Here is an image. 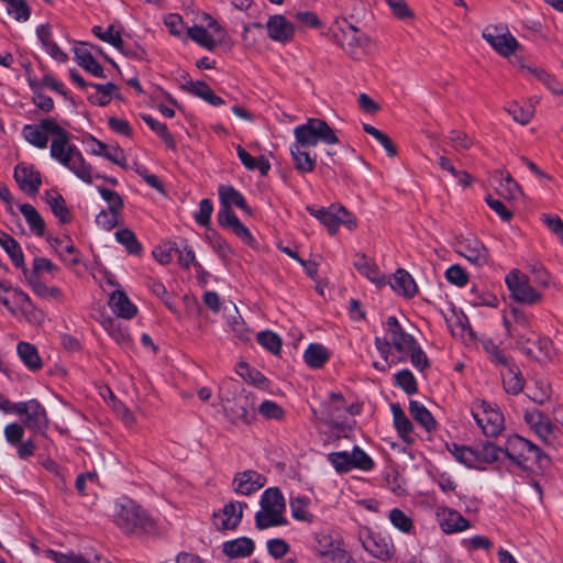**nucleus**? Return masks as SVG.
I'll list each match as a JSON object with an SVG mask.
<instances>
[{
    "instance_id": "1",
    "label": "nucleus",
    "mask_w": 563,
    "mask_h": 563,
    "mask_svg": "<svg viewBox=\"0 0 563 563\" xmlns=\"http://www.w3.org/2000/svg\"><path fill=\"white\" fill-rule=\"evenodd\" d=\"M51 156L71 170L87 184L92 183V167L87 164L80 151L69 142V134L54 137L51 143Z\"/></svg>"
},
{
    "instance_id": "2",
    "label": "nucleus",
    "mask_w": 563,
    "mask_h": 563,
    "mask_svg": "<svg viewBox=\"0 0 563 563\" xmlns=\"http://www.w3.org/2000/svg\"><path fill=\"white\" fill-rule=\"evenodd\" d=\"M261 510L255 515V526L260 530L287 523L284 516L286 505L278 488L266 489L261 497Z\"/></svg>"
},
{
    "instance_id": "3",
    "label": "nucleus",
    "mask_w": 563,
    "mask_h": 563,
    "mask_svg": "<svg viewBox=\"0 0 563 563\" xmlns=\"http://www.w3.org/2000/svg\"><path fill=\"white\" fill-rule=\"evenodd\" d=\"M385 338H375V346L380 356L387 362L390 347L393 346L399 354L404 355L417 342L415 338L407 333L398 322L397 318L391 316L384 323Z\"/></svg>"
},
{
    "instance_id": "4",
    "label": "nucleus",
    "mask_w": 563,
    "mask_h": 563,
    "mask_svg": "<svg viewBox=\"0 0 563 563\" xmlns=\"http://www.w3.org/2000/svg\"><path fill=\"white\" fill-rule=\"evenodd\" d=\"M114 522L124 533L148 531L153 520L135 501L123 499L115 507Z\"/></svg>"
},
{
    "instance_id": "5",
    "label": "nucleus",
    "mask_w": 563,
    "mask_h": 563,
    "mask_svg": "<svg viewBox=\"0 0 563 563\" xmlns=\"http://www.w3.org/2000/svg\"><path fill=\"white\" fill-rule=\"evenodd\" d=\"M512 321L508 320L504 317V325L506 328L507 334L514 339H516L517 345L529 356L539 357L537 354L534 346L539 349V351H543L550 344L548 339H539L537 343H533V346H530L529 343L531 338L528 335L531 333L529 331V320L523 311L520 309L514 308L511 310Z\"/></svg>"
},
{
    "instance_id": "6",
    "label": "nucleus",
    "mask_w": 563,
    "mask_h": 563,
    "mask_svg": "<svg viewBox=\"0 0 563 563\" xmlns=\"http://www.w3.org/2000/svg\"><path fill=\"white\" fill-rule=\"evenodd\" d=\"M296 144L303 147L316 146L318 142L336 144L339 139L334 130L324 121L317 118L308 119L306 123L295 128Z\"/></svg>"
},
{
    "instance_id": "7",
    "label": "nucleus",
    "mask_w": 563,
    "mask_h": 563,
    "mask_svg": "<svg viewBox=\"0 0 563 563\" xmlns=\"http://www.w3.org/2000/svg\"><path fill=\"white\" fill-rule=\"evenodd\" d=\"M333 34L336 43L353 59H361L371 49V40L368 36L346 21H343Z\"/></svg>"
},
{
    "instance_id": "8",
    "label": "nucleus",
    "mask_w": 563,
    "mask_h": 563,
    "mask_svg": "<svg viewBox=\"0 0 563 563\" xmlns=\"http://www.w3.org/2000/svg\"><path fill=\"white\" fill-rule=\"evenodd\" d=\"M255 401L254 393L243 388L232 399L225 398L223 409L231 422L250 424L255 418Z\"/></svg>"
},
{
    "instance_id": "9",
    "label": "nucleus",
    "mask_w": 563,
    "mask_h": 563,
    "mask_svg": "<svg viewBox=\"0 0 563 563\" xmlns=\"http://www.w3.org/2000/svg\"><path fill=\"white\" fill-rule=\"evenodd\" d=\"M511 297L523 305H534L541 301L542 295L531 285L529 277L519 269H512L505 278Z\"/></svg>"
},
{
    "instance_id": "10",
    "label": "nucleus",
    "mask_w": 563,
    "mask_h": 563,
    "mask_svg": "<svg viewBox=\"0 0 563 563\" xmlns=\"http://www.w3.org/2000/svg\"><path fill=\"white\" fill-rule=\"evenodd\" d=\"M504 452L505 456L522 468L529 467V461L538 462L541 459L540 449L519 435L507 440Z\"/></svg>"
},
{
    "instance_id": "11",
    "label": "nucleus",
    "mask_w": 563,
    "mask_h": 563,
    "mask_svg": "<svg viewBox=\"0 0 563 563\" xmlns=\"http://www.w3.org/2000/svg\"><path fill=\"white\" fill-rule=\"evenodd\" d=\"M483 38L503 57H509L519 47L516 37L509 32L506 24L487 25Z\"/></svg>"
},
{
    "instance_id": "12",
    "label": "nucleus",
    "mask_w": 563,
    "mask_h": 563,
    "mask_svg": "<svg viewBox=\"0 0 563 563\" xmlns=\"http://www.w3.org/2000/svg\"><path fill=\"white\" fill-rule=\"evenodd\" d=\"M14 412L24 416L23 424L36 433H43L48 420L44 407L37 400L16 402L12 406Z\"/></svg>"
},
{
    "instance_id": "13",
    "label": "nucleus",
    "mask_w": 563,
    "mask_h": 563,
    "mask_svg": "<svg viewBox=\"0 0 563 563\" xmlns=\"http://www.w3.org/2000/svg\"><path fill=\"white\" fill-rule=\"evenodd\" d=\"M360 541L366 552L380 561H388L394 555L395 549L391 540L369 529L360 531Z\"/></svg>"
},
{
    "instance_id": "14",
    "label": "nucleus",
    "mask_w": 563,
    "mask_h": 563,
    "mask_svg": "<svg viewBox=\"0 0 563 563\" xmlns=\"http://www.w3.org/2000/svg\"><path fill=\"white\" fill-rule=\"evenodd\" d=\"M472 415L477 424L487 437H497L504 429V417L501 412L483 401Z\"/></svg>"
},
{
    "instance_id": "15",
    "label": "nucleus",
    "mask_w": 563,
    "mask_h": 563,
    "mask_svg": "<svg viewBox=\"0 0 563 563\" xmlns=\"http://www.w3.org/2000/svg\"><path fill=\"white\" fill-rule=\"evenodd\" d=\"M525 420L547 445L552 448H556L559 445L558 437L555 434L552 422L541 411H527L525 415Z\"/></svg>"
},
{
    "instance_id": "16",
    "label": "nucleus",
    "mask_w": 563,
    "mask_h": 563,
    "mask_svg": "<svg viewBox=\"0 0 563 563\" xmlns=\"http://www.w3.org/2000/svg\"><path fill=\"white\" fill-rule=\"evenodd\" d=\"M455 251L475 266H483L488 262V251L475 238H461L456 241Z\"/></svg>"
},
{
    "instance_id": "17",
    "label": "nucleus",
    "mask_w": 563,
    "mask_h": 563,
    "mask_svg": "<svg viewBox=\"0 0 563 563\" xmlns=\"http://www.w3.org/2000/svg\"><path fill=\"white\" fill-rule=\"evenodd\" d=\"M247 505L240 501H230L213 515V525L218 530H234L241 522L243 509Z\"/></svg>"
},
{
    "instance_id": "18",
    "label": "nucleus",
    "mask_w": 563,
    "mask_h": 563,
    "mask_svg": "<svg viewBox=\"0 0 563 563\" xmlns=\"http://www.w3.org/2000/svg\"><path fill=\"white\" fill-rule=\"evenodd\" d=\"M322 224L327 227L331 235L335 234L340 225L349 230L356 228V219L343 207L332 206L328 208Z\"/></svg>"
},
{
    "instance_id": "19",
    "label": "nucleus",
    "mask_w": 563,
    "mask_h": 563,
    "mask_svg": "<svg viewBox=\"0 0 563 563\" xmlns=\"http://www.w3.org/2000/svg\"><path fill=\"white\" fill-rule=\"evenodd\" d=\"M437 518L443 532L455 533L470 528V521L466 520L459 511L439 507L437 509Z\"/></svg>"
},
{
    "instance_id": "20",
    "label": "nucleus",
    "mask_w": 563,
    "mask_h": 563,
    "mask_svg": "<svg viewBox=\"0 0 563 563\" xmlns=\"http://www.w3.org/2000/svg\"><path fill=\"white\" fill-rule=\"evenodd\" d=\"M268 36L279 43H288L295 34L294 25L283 15H273L266 23Z\"/></svg>"
},
{
    "instance_id": "21",
    "label": "nucleus",
    "mask_w": 563,
    "mask_h": 563,
    "mask_svg": "<svg viewBox=\"0 0 563 563\" xmlns=\"http://www.w3.org/2000/svg\"><path fill=\"white\" fill-rule=\"evenodd\" d=\"M265 477L255 471H245L235 475L233 479L234 492L249 496L265 485Z\"/></svg>"
},
{
    "instance_id": "22",
    "label": "nucleus",
    "mask_w": 563,
    "mask_h": 563,
    "mask_svg": "<svg viewBox=\"0 0 563 563\" xmlns=\"http://www.w3.org/2000/svg\"><path fill=\"white\" fill-rule=\"evenodd\" d=\"M314 548L320 555V561L328 556L336 555V551H345L341 547V539L331 531H320L314 536Z\"/></svg>"
},
{
    "instance_id": "23",
    "label": "nucleus",
    "mask_w": 563,
    "mask_h": 563,
    "mask_svg": "<svg viewBox=\"0 0 563 563\" xmlns=\"http://www.w3.org/2000/svg\"><path fill=\"white\" fill-rule=\"evenodd\" d=\"M353 265L361 275L366 277L377 287H383L387 284L386 276L378 269L375 262L367 257L366 255H355Z\"/></svg>"
},
{
    "instance_id": "24",
    "label": "nucleus",
    "mask_w": 563,
    "mask_h": 563,
    "mask_svg": "<svg viewBox=\"0 0 563 563\" xmlns=\"http://www.w3.org/2000/svg\"><path fill=\"white\" fill-rule=\"evenodd\" d=\"M14 178L20 188L29 195H35L42 183L40 173L34 170L33 167L23 164H19L15 167Z\"/></svg>"
},
{
    "instance_id": "25",
    "label": "nucleus",
    "mask_w": 563,
    "mask_h": 563,
    "mask_svg": "<svg viewBox=\"0 0 563 563\" xmlns=\"http://www.w3.org/2000/svg\"><path fill=\"white\" fill-rule=\"evenodd\" d=\"M345 411V401L340 393H331L329 400L322 404L320 411V419L327 423H333L342 417V412Z\"/></svg>"
},
{
    "instance_id": "26",
    "label": "nucleus",
    "mask_w": 563,
    "mask_h": 563,
    "mask_svg": "<svg viewBox=\"0 0 563 563\" xmlns=\"http://www.w3.org/2000/svg\"><path fill=\"white\" fill-rule=\"evenodd\" d=\"M112 311L123 319H132L136 312V306L128 298L124 291L115 290L109 299Z\"/></svg>"
},
{
    "instance_id": "27",
    "label": "nucleus",
    "mask_w": 563,
    "mask_h": 563,
    "mask_svg": "<svg viewBox=\"0 0 563 563\" xmlns=\"http://www.w3.org/2000/svg\"><path fill=\"white\" fill-rule=\"evenodd\" d=\"M90 142L92 154L102 156L119 166H125V156L119 146L108 145L95 137H92Z\"/></svg>"
},
{
    "instance_id": "28",
    "label": "nucleus",
    "mask_w": 563,
    "mask_h": 563,
    "mask_svg": "<svg viewBox=\"0 0 563 563\" xmlns=\"http://www.w3.org/2000/svg\"><path fill=\"white\" fill-rule=\"evenodd\" d=\"M500 375L507 394L517 395L522 390L525 380L516 365L508 364L504 366Z\"/></svg>"
},
{
    "instance_id": "29",
    "label": "nucleus",
    "mask_w": 563,
    "mask_h": 563,
    "mask_svg": "<svg viewBox=\"0 0 563 563\" xmlns=\"http://www.w3.org/2000/svg\"><path fill=\"white\" fill-rule=\"evenodd\" d=\"M224 316L227 319V323L229 324L230 329L235 334V336L241 341H249L250 330L245 325L236 306L232 305L231 307H225Z\"/></svg>"
},
{
    "instance_id": "30",
    "label": "nucleus",
    "mask_w": 563,
    "mask_h": 563,
    "mask_svg": "<svg viewBox=\"0 0 563 563\" xmlns=\"http://www.w3.org/2000/svg\"><path fill=\"white\" fill-rule=\"evenodd\" d=\"M218 194L221 202V208L231 209V207H238L250 213V209L245 202L244 197L232 186L221 185L218 188Z\"/></svg>"
},
{
    "instance_id": "31",
    "label": "nucleus",
    "mask_w": 563,
    "mask_h": 563,
    "mask_svg": "<svg viewBox=\"0 0 563 563\" xmlns=\"http://www.w3.org/2000/svg\"><path fill=\"white\" fill-rule=\"evenodd\" d=\"M391 288L407 297L411 298L417 294L418 287L411 275L405 269H397L394 274V282L390 283Z\"/></svg>"
},
{
    "instance_id": "32",
    "label": "nucleus",
    "mask_w": 563,
    "mask_h": 563,
    "mask_svg": "<svg viewBox=\"0 0 563 563\" xmlns=\"http://www.w3.org/2000/svg\"><path fill=\"white\" fill-rule=\"evenodd\" d=\"M16 352L23 364L33 372L42 368L43 363L35 345L29 342H19Z\"/></svg>"
},
{
    "instance_id": "33",
    "label": "nucleus",
    "mask_w": 563,
    "mask_h": 563,
    "mask_svg": "<svg viewBox=\"0 0 563 563\" xmlns=\"http://www.w3.org/2000/svg\"><path fill=\"white\" fill-rule=\"evenodd\" d=\"M75 59L80 67L91 75L100 78L104 77L102 66L84 45L75 48Z\"/></svg>"
},
{
    "instance_id": "34",
    "label": "nucleus",
    "mask_w": 563,
    "mask_h": 563,
    "mask_svg": "<svg viewBox=\"0 0 563 563\" xmlns=\"http://www.w3.org/2000/svg\"><path fill=\"white\" fill-rule=\"evenodd\" d=\"M254 551V542L250 538H238L223 543V552L230 558H246Z\"/></svg>"
},
{
    "instance_id": "35",
    "label": "nucleus",
    "mask_w": 563,
    "mask_h": 563,
    "mask_svg": "<svg viewBox=\"0 0 563 563\" xmlns=\"http://www.w3.org/2000/svg\"><path fill=\"white\" fill-rule=\"evenodd\" d=\"M390 410L393 413L395 428L400 438L406 442H411V432L413 429L411 421L408 419V417L405 415V411L398 404H391Z\"/></svg>"
},
{
    "instance_id": "36",
    "label": "nucleus",
    "mask_w": 563,
    "mask_h": 563,
    "mask_svg": "<svg viewBox=\"0 0 563 563\" xmlns=\"http://www.w3.org/2000/svg\"><path fill=\"white\" fill-rule=\"evenodd\" d=\"M0 245L10 256L12 263L19 268H25L24 256L20 244L8 233L0 230Z\"/></svg>"
},
{
    "instance_id": "37",
    "label": "nucleus",
    "mask_w": 563,
    "mask_h": 563,
    "mask_svg": "<svg viewBox=\"0 0 563 563\" xmlns=\"http://www.w3.org/2000/svg\"><path fill=\"white\" fill-rule=\"evenodd\" d=\"M184 88L190 93L203 99L212 106H221L224 100L217 96L211 88L203 81H189Z\"/></svg>"
},
{
    "instance_id": "38",
    "label": "nucleus",
    "mask_w": 563,
    "mask_h": 563,
    "mask_svg": "<svg viewBox=\"0 0 563 563\" xmlns=\"http://www.w3.org/2000/svg\"><path fill=\"white\" fill-rule=\"evenodd\" d=\"M409 412L412 418L426 429V431L430 432L435 429L437 422L432 417L431 412L419 401L410 400L409 402Z\"/></svg>"
},
{
    "instance_id": "39",
    "label": "nucleus",
    "mask_w": 563,
    "mask_h": 563,
    "mask_svg": "<svg viewBox=\"0 0 563 563\" xmlns=\"http://www.w3.org/2000/svg\"><path fill=\"white\" fill-rule=\"evenodd\" d=\"M236 153L245 168L250 170L258 169L262 176L267 175L271 164L264 156L253 157L241 145L236 146Z\"/></svg>"
},
{
    "instance_id": "40",
    "label": "nucleus",
    "mask_w": 563,
    "mask_h": 563,
    "mask_svg": "<svg viewBox=\"0 0 563 563\" xmlns=\"http://www.w3.org/2000/svg\"><path fill=\"white\" fill-rule=\"evenodd\" d=\"M505 110L517 123L521 125H527L536 113V108L532 100H529L523 106H519L517 102H512L509 107L505 108Z\"/></svg>"
},
{
    "instance_id": "41",
    "label": "nucleus",
    "mask_w": 563,
    "mask_h": 563,
    "mask_svg": "<svg viewBox=\"0 0 563 563\" xmlns=\"http://www.w3.org/2000/svg\"><path fill=\"white\" fill-rule=\"evenodd\" d=\"M302 148L303 146L296 143L290 146V153L295 163V167L301 173H310L314 168L316 159Z\"/></svg>"
},
{
    "instance_id": "42",
    "label": "nucleus",
    "mask_w": 563,
    "mask_h": 563,
    "mask_svg": "<svg viewBox=\"0 0 563 563\" xmlns=\"http://www.w3.org/2000/svg\"><path fill=\"white\" fill-rule=\"evenodd\" d=\"M310 499L303 496L292 497L289 501L291 515L296 520L311 523L314 516L308 510Z\"/></svg>"
},
{
    "instance_id": "43",
    "label": "nucleus",
    "mask_w": 563,
    "mask_h": 563,
    "mask_svg": "<svg viewBox=\"0 0 563 563\" xmlns=\"http://www.w3.org/2000/svg\"><path fill=\"white\" fill-rule=\"evenodd\" d=\"M20 211L25 218L31 230L38 236H42L45 231V223L37 210L30 203L20 206Z\"/></svg>"
},
{
    "instance_id": "44",
    "label": "nucleus",
    "mask_w": 563,
    "mask_h": 563,
    "mask_svg": "<svg viewBox=\"0 0 563 563\" xmlns=\"http://www.w3.org/2000/svg\"><path fill=\"white\" fill-rule=\"evenodd\" d=\"M329 358V353L324 346L321 344H310L308 349L305 351L303 360L305 362L313 368L321 367Z\"/></svg>"
},
{
    "instance_id": "45",
    "label": "nucleus",
    "mask_w": 563,
    "mask_h": 563,
    "mask_svg": "<svg viewBox=\"0 0 563 563\" xmlns=\"http://www.w3.org/2000/svg\"><path fill=\"white\" fill-rule=\"evenodd\" d=\"M90 87H93L96 91L88 96V100L92 104H97L100 107H104L111 101V95L117 89V86L112 82H108L104 85L91 84Z\"/></svg>"
},
{
    "instance_id": "46",
    "label": "nucleus",
    "mask_w": 563,
    "mask_h": 563,
    "mask_svg": "<svg viewBox=\"0 0 563 563\" xmlns=\"http://www.w3.org/2000/svg\"><path fill=\"white\" fill-rule=\"evenodd\" d=\"M23 137L38 148L47 146L48 137L41 128V124H26L22 131Z\"/></svg>"
},
{
    "instance_id": "47",
    "label": "nucleus",
    "mask_w": 563,
    "mask_h": 563,
    "mask_svg": "<svg viewBox=\"0 0 563 563\" xmlns=\"http://www.w3.org/2000/svg\"><path fill=\"white\" fill-rule=\"evenodd\" d=\"M449 450L452 453V455L456 459V461L465 464L468 467H473L479 462L477 451L468 446L452 444V446L449 448Z\"/></svg>"
},
{
    "instance_id": "48",
    "label": "nucleus",
    "mask_w": 563,
    "mask_h": 563,
    "mask_svg": "<svg viewBox=\"0 0 563 563\" xmlns=\"http://www.w3.org/2000/svg\"><path fill=\"white\" fill-rule=\"evenodd\" d=\"M187 35L194 42L209 51H212L217 45L214 37L202 26L195 25L192 27H188Z\"/></svg>"
},
{
    "instance_id": "49",
    "label": "nucleus",
    "mask_w": 563,
    "mask_h": 563,
    "mask_svg": "<svg viewBox=\"0 0 563 563\" xmlns=\"http://www.w3.org/2000/svg\"><path fill=\"white\" fill-rule=\"evenodd\" d=\"M46 202L51 207L52 212L59 219L62 223L69 222V210L60 195L46 194Z\"/></svg>"
},
{
    "instance_id": "50",
    "label": "nucleus",
    "mask_w": 563,
    "mask_h": 563,
    "mask_svg": "<svg viewBox=\"0 0 563 563\" xmlns=\"http://www.w3.org/2000/svg\"><path fill=\"white\" fill-rule=\"evenodd\" d=\"M143 121L163 140V142L169 147L175 148V140L169 133L165 123H162L148 114L142 115Z\"/></svg>"
},
{
    "instance_id": "51",
    "label": "nucleus",
    "mask_w": 563,
    "mask_h": 563,
    "mask_svg": "<svg viewBox=\"0 0 563 563\" xmlns=\"http://www.w3.org/2000/svg\"><path fill=\"white\" fill-rule=\"evenodd\" d=\"M115 240L125 246L130 254H140L142 246L137 241L135 234L130 229H122L115 232Z\"/></svg>"
},
{
    "instance_id": "52",
    "label": "nucleus",
    "mask_w": 563,
    "mask_h": 563,
    "mask_svg": "<svg viewBox=\"0 0 563 563\" xmlns=\"http://www.w3.org/2000/svg\"><path fill=\"white\" fill-rule=\"evenodd\" d=\"M408 357H410V361L412 365L417 369H423L428 366V358L426 353L421 350L418 342H416L412 347L409 349L404 355L398 356V362H404Z\"/></svg>"
},
{
    "instance_id": "53",
    "label": "nucleus",
    "mask_w": 563,
    "mask_h": 563,
    "mask_svg": "<svg viewBox=\"0 0 563 563\" xmlns=\"http://www.w3.org/2000/svg\"><path fill=\"white\" fill-rule=\"evenodd\" d=\"M328 461L340 473H346L353 470L351 454L346 451L328 454Z\"/></svg>"
},
{
    "instance_id": "54",
    "label": "nucleus",
    "mask_w": 563,
    "mask_h": 563,
    "mask_svg": "<svg viewBox=\"0 0 563 563\" xmlns=\"http://www.w3.org/2000/svg\"><path fill=\"white\" fill-rule=\"evenodd\" d=\"M257 342L273 354H278L282 347L280 338L272 331L257 333Z\"/></svg>"
},
{
    "instance_id": "55",
    "label": "nucleus",
    "mask_w": 563,
    "mask_h": 563,
    "mask_svg": "<svg viewBox=\"0 0 563 563\" xmlns=\"http://www.w3.org/2000/svg\"><path fill=\"white\" fill-rule=\"evenodd\" d=\"M175 253L178 255V263L183 267H189L191 264L198 265L195 263V252L186 241H180L179 243L174 242Z\"/></svg>"
},
{
    "instance_id": "56",
    "label": "nucleus",
    "mask_w": 563,
    "mask_h": 563,
    "mask_svg": "<svg viewBox=\"0 0 563 563\" xmlns=\"http://www.w3.org/2000/svg\"><path fill=\"white\" fill-rule=\"evenodd\" d=\"M92 33L103 42L111 44L113 47L121 45V35L117 32L113 25H110L107 30H103L99 25L92 27Z\"/></svg>"
},
{
    "instance_id": "57",
    "label": "nucleus",
    "mask_w": 563,
    "mask_h": 563,
    "mask_svg": "<svg viewBox=\"0 0 563 563\" xmlns=\"http://www.w3.org/2000/svg\"><path fill=\"white\" fill-rule=\"evenodd\" d=\"M479 456V462L493 463L500 459V455L504 454V448L496 446L492 442H486L483 444L482 449L477 451Z\"/></svg>"
},
{
    "instance_id": "58",
    "label": "nucleus",
    "mask_w": 563,
    "mask_h": 563,
    "mask_svg": "<svg viewBox=\"0 0 563 563\" xmlns=\"http://www.w3.org/2000/svg\"><path fill=\"white\" fill-rule=\"evenodd\" d=\"M98 191L107 201L109 207L108 210L121 213L124 203L122 197L118 192L100 186L98 187Z\"/></svg>"
},
{
    "instance_id": "59",
    "label": "nucleus",
    "mask_w": 563,
    "mask_h": 563,
    "mask_svg": "<svg viewBox=\"0 0 563 563\" xmlns=\"http://www.w3.org/2000/svg\"><path fill=\"white\" fill-rule=\"evenodd\" d=\"M119 212H113L110 210H101L99 214L96 217V223L106 231H111L114 227L118 225L120 221Z\"/></svg>"
},
{
    "instance_id": "60",
    "label": "nucleus",
    "mask_w": 563,
    "mask_h": 563,
    "mask_svg": "<svg viewBox=\"0 0 563 563\" xmlns=\"http://www.w3.org/2000/svg\"><path fill=\"white\" fill-rule=\"evenodd\" d=\"M445 278L448 279L449 283L457 287H463L468 282V276L466 272L459 264L451 265L446 269Z\"/></svg>"
},
{
    "instance_id": "61",
    "label": "nucleus",
    "mask_w": 563,
    "mask_h": 563,
    "mask_svg": "<svg viewBox=\"0 0 563 563\" xmlns=\"http://www.w3.org/2000/svg\"><path fill=\"white\" fill-rule=\"evenodd\" d=\"M258 412L266 419H275V420L283 419V417L285 415L284 409L279 405H277L275 401H272V400H264L258 406Z\"/></svg>"
},
{
    "instance_id": "62",
    "label": "nucleus",
    "mask_w": 563,
    "mask_h": 563,
    "mask_svg": "<svg viewBox=\"0 0 563 563\" xmlns=\"http://www.w3.org/2000/svg\"><path fill=\"white\" fill-rule=\"evenodd\" d=\"M393 15L400 20L412 19L413 12L405 0H385Z\"/></svg>"
},
{
    "instance_id": "63",
    "label": "nucleus",
    "mask_w": 563,
    "mask_h": 563,
    "mask_svg": "<svg viewBox=\"0 0 563 563\" xmlns=\"http://www.w3.org/2000/svg\"><path fill=\"white\" fill-rule=\"evenodd\" d=\"M45 555L55 563H90L81 555L74 553H60L54 550H46Z\"/></svg>"
},
{
    "instance_id": "64",
    "label": "nucleus",
    "mask_w": 563,
    "mask_h": 563,
    "mask_svg": "<svg viewBox=\"0 0 563 563\" xmlns=\"http://www.w3.org/2000/svg\"><path fill=\"white\" fill-rule=\"evenodd\" d=\"M389 520L397 529L402 532H409L412 527L411 519L398 508H394L389 512Z\"/></svg>"
}]
</instances>
